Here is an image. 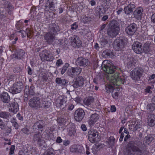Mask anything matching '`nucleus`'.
Returning <instances> with one entry per match:
<instances>
[{
    "label": "nucleus",
    "mask_w": 155,
    "mask_h": 155,
    "mask_svg": "<svg viewBox=\"0 0 155 155\" xmlns=\"http://www.w3.org/2000/svg\"><path fill=\"white\" fill-rule=\"evenodd\" d=\"M101 66L104 72L108 74H112L110 79V83L116 85H120L121 84H124V79L119 76L120 74L116 71V66L107 63L106 61H104L102 62Z\"/></svg>",
    "instance_id": "obj_1"
},
{
    "label": "nucleus",
    "mask_w": 155,
    "mask_h": 155,
    "mask_svg": "<svg viewBox=\"0 0 155 155\" xmlns=\"http://www.w3.org/2000/svg\"><path fill=\"white\" fill-rule=\"evenodd\" d=\"M141 144L140 141H130L127 145V150L133 155H147L148 152L145 150L141 149L138 146Z\"/></svg>",
    "instance_id": "obj_2"
},
{
    "label": "nucleus",
    "mask_w": 155,
    "mask_h": 155,
    "mask_svg": "<svg viewBox=\"0 0 155 155\" xmlns=\"http://www.w3.org/2000/svg\"><path fill=\"white\" fill-rule=\"evenodd\" d=\"M120 29L118 23L115 20H113L110 24L109 27L107 30V33L110 37L114 38L118 34Z\"/></svg>",
    "instance_id": "obj_3"
},
{
    "label": "nucleus",
    "mask_w": 155,
    "mask_h": 155,
    "mask_svg": "<svg viewBox=\"0 0 155 155\" xmlns=\"http://www.w3.org/2000/svg\"><path fill=\"white\" fill-rule=\"evenodd\" d=\"M121 58L123 60L124 64L127 68H133L135 66L137 60L133 57H130L128 55L125 54L122 56Z\"/></svg>",
    "instance_id": "obj_4"
},
{
    "label": "nucleus",
    "mask_w": 155,
    "mask_h": 155,
    "mask_svg": "<svg viewBox=\"0 0 155 155\" xmlns=\"http://www.w3.org/2000/svg\"><path fill=\"white\" fill-rule=\"evenodd\" d=\"M143 72V70L141 68L137 67L130 72V76L132 80L137 81L142 77Z\"/></svg>",
    "instance_id": "obj_5"
},
{
    "label": "nucleus",
    "mask_w": 155,
    "mask_h": 155,
    "mask_svg": "<svg viewBox=\"0 0 155 155\" xmlns=\"http://www.w3.org/2000/svg\"><path fill=\"white\" fill-rule=\"evenodd\" d=\"M39 56L41 61L45 62L46 61H52L54 59V57L50 53V51L45 50L40 52Z\"/></svg>",
    "instance_id": "obj_6"
},
{
    "label": "nucleus",
    "mask_w": 155,
    "mask_h": 155,
    "mask_svg": "<svg viewBox=\"0 0 155 155\" xmlns=\"http://www.w3.org/2000/svg\"><path fill=\"white\" fill-rule=\"evenodd\" d=\"M99 133L95 129H91L88 133V139L91 143L98 142L99 141L98 137Z\"/></svg>",
    "instance_id": "obj_7"
},
{
    "label": "nucleus",
    "mask_w": 155,
    "mask_h": 155,
    "mask_svg": "<svg viewBox=\"0 0 155 155\" xmlns=\"http://www.w3.org/2000/svg\"><path fill=\"white\" fill-rule=\"evenodd\" d=\"M23 88V83L21 81L15 82L12 87L9 88V92L13 94L20 93Z\"/></svg>",
    "instance_id": "obj_8"
},
{
    "label": "nucleus",
    "mask_w": 155,
    "mask_h": 155,
    "mask_svg": "<svg viewBox=\"0 0 155 155\" xmlns=\"http://www.w3.org/2000/svg\"><path fill=\"white\" fill-rule=\"evenodd\" d=\"M113 47L116 51H124L125 46L124 40L122 39L117 38L114 41Z\"/></svg>",
    "instance_id": "obj_9"
},
{
    "label": "nucleus",
    "mask_w": 155,
    "mask_h": 155,
    "mask_svg": "<svg viewBox=\"0 0 155 155\" xmlns=\"http://www.w3.org/2000/svg\"><path fill=\"white\" fill-rule=\"evenodd\" d=\"M85 113L84 110L81 108H79L75 110L74 113V118L75 120L80 122L84 120Z\"/></svg>",
    "instance_id": "obj_10"
},
{
    "label": "nucleus",
    "mask_w": 155,
    "mask_h": 155,
    "mask_svg": "<svg viewBox=\"0 0 155 155\" xmlns=\"http://www.w3.org/2000/svg\"><path fill=\"white\" fill-rule=\"evenodd\" d=\"M84 79L81 76H79L75 79L73 81L70 82L71 85L74 88H77L82 87L84 84Z\"/></svg>",
    "instance_id": "obj_11"
},
{
    "label": "nucleus",
    "mask_w": 155,
    "mask_h": 155,
    "mask_svg": "<svg viewBox=\"0 0 155 155\" xmlns=\"http://www.w3.org/2000/svg\"><path fill=\"white\" fill-rule=\"evenodd\" d=\"M137 29V25L133 23L130 24L125 28V32L129 35L132 36L135 33Z\"/></svg>",
    "instance_id": "obj_12"
},
{
    "label": "nucleus",
    "mask_w": 155,
    "mask_h": 155,
    "mask_svg": "<svg viewBox=\"0 0 155 155\" xmlns=\"http://www.w3.org/2000/svg\"><path fill=\"white\" fill-rule=\"evenodd\" d=\"M142 44L138 41H134L132 45V49L136 54H141L143 53Z\"/></svg>",
    "instance_id": "obj_13"
},
{
    "label": "nucleus",
    "mask_w": 155,
    "mask_h": 155,
    "mask_svg": "<svg viewBox=\"0 0 155 155\" xmlns=\"http://www.w3.org/2000/svg\"><path fill=\"white\" fill-rule=\"evenodd\" d=\"M40 98L39 97H35L31 98L29 101V106L32 108L37 109L38 108Z\"/></svg>",
    "instance_id": "obj_14"
},
{
    "label": "nucleus",
    "mask_w": 155,
    "mask_h": 155,
    "mask_svg": "<svg viewBox=\"0 0 155 155\" xmlns=\"http://www.w3.org/2000/svg\"><path fill=\"white\" fill-rule=\"evenodd\" d=\"M33 141L36 142L40 146H42L45 142L43 140L41 134L38 132L37 133L35 134L33 136Z\"/></svg>",
    "instance_id": "obj_15"
},
{
    "label": "nucleus",
    "mask_w": 155,
    "mask_h": 155,
    "mask_svg": "<svg viewBox=\"0 0 155 155\" xmlns=\"http://www.w3.org/2000/svg\"><path fill=\"white\" fill-rule=\"evenodd\" d=\"M76 62L80 66L84 67L87 66L90 63L88 59L82 57H79L77 58Z\"/></svg>",
    "instance_id": "obj_16"
},
{
    "label": "nucleus",
    "mask_w": 155,
    "mask_h": 155,
    "mask_svg": "<svg viewBox=\"0 0 155 155\" xmlns=\"http://www.w3.org/2000/svg\"><path fill=\"white\" fill-rule=\"evenodd\" d=\"M25 52L24 51L21 49L18 50L15 54L11 55V58L15 60H20L25 58Z\"/></svg>",
    "instance_id": "obj_17"
},
{
    "label": "nucleus",
    "mask_w": 155,
    "mask_h": 155,
    "mask_svg": "<svg viewBox=\"0 0 155 155\" xmlns=\"http://www.w3.org/2000/svg\"><path fill=\"white\" fill-rule=\"evenodd\" d=\"M44 38L47 43L50 45L53 44L55 40V35L49 32L45 34Z\"/></svg>",
    "instance_id": "obj_18"
},
{
    "label": "nucleus",
    "mask_w": 155,
    "mask_h": 155,
    "mask_svg": "<svg viewBox=\"0 0 155 155\" xmlns=\"http://www.w3.org/2000/svg\"><path fill=\"white\" fill-rule=\"evenodd\" d=\"M99 117L100 116L98 114L96 113L92 114L88 121L89 125L91 126H93Z\"/></svg>",
    "instance_id": "obj_19"
},
{
    "label": "nucleus",
    "mask_w": 155,
    "mask_h": 155,
    "mask_svg": "<svg viewBox=\"0 0 155 155\" xmlns=\"http://www.w3.org/2000/svg\"><path fill=\"white\" fill-rule=\"evenodd\" d=\"M77 36L71 38V45L74 47L78 48L81 46L82 43Z\"/></svg>",
    "instance_id": "obj_20"
},
{
    "label": "nucleus",
    "mask_w": 155,
    "mask_h": 155,
    "mask_svg": "<svg viewBox=\"0 0 155 155\" xmlns=\"http://www.w3.org/2000/svg\"><path fill=\"white\" fill-rule=\"evenodd\" d=\"M135 8L136 6L135 5L130 4L124 7L123 11L126 15H128L134 12V9Z\"/></svg>",
    "instance_id": "obj_21"
},
{
    "label": "nucleus",
    "mask_w": 155,
    "mask_h": 155,
    "mask_svg": "<svg viewBox=\"0 0 155 155\" xmlns=\"http://www.w3.org/2000/svg\"><path fill=\"white\" fill-rule=\"evenodd\" d=\"M143 12V9L142 7H140L137 8L133 12L134 17L138 20H140Z\"/></svg>",
    "instance_id": "obj_22"
},
{
    "label": "nucleus",
    "mask_w": 155,
    "mask_h": 155,
    "mask_svg": "<svg viewBox=\"0 0 155 155\" xmlns=\"http://www.w3.org/2000/svg\"><path fill=\"white\" fill-rule=\"evenodd\" d=\"M9 106L11 107L9 111L14 113H16L19 110V106L18 103L16 101H13L9 104Z\"/></svg>",
    "instance_id": "obj_23"
},
{
    "label": "nucleus",
    "mask_w": 155,
    "mask_h": 155,
    "mask_svg": "<svg viewBox=\"0 0 155 155\" xmlns=\"http://www.w3.org/2000/svg\"><path fill=\"white\" fill-rule=\"evenodd\" d=\"M147 124L150 127H154L155 125V115L153 114H150L147 117Z\"/></svg>",
    "instance_id": "obj_24"
},
{
    "label": "nucleus",
    "mask_w": 155,
    "mask_h": 155,
    "mask_svg": "<svg viewBox=\"0 0 155 155\" xmlns=\"http://www.w3.org/2000/svg\"><path fill=\"white\" fill-rule=\"evenodd\" d=\"M1 98L2 102L5 103H9L10 97L8 93L6 92H3L1 94Z\"/></svg>",
    "instance_id": "obj_25"
},
{
    "label": "nucleus",
    "mask_w": 155,
    "mask_h": 155,
    "mask_svg": "<svg viewBox=\"0 0 155 155\" xmlns=\"http://www.w3.org/2000/svg\"><path fill=\"white\" fill-rule=\"evenodd\" d=\"M70 151L72 152L81 153L83 150V147L80 145L73 146L70 148Z\"/></svg>",
    "instance_id": "obj_26"
},
{
    "label": "nucleus",
    "mask_w": 155,
    "mask_h": 155,
    "mask_svg": "<svg viewBox=\"0 0 155 155\" xmlns=\"http://www.w3.org/2000/svg\"><path fill=\"white\" fill-rule=\"evenodd\" d=\"M45 125V122L43 120H39L37 121L33 125V127L36 128H38V129H41V131L43 130V127Z\"/></svg>",
    "instance_id": "obj_27"
},
{
    "label": "nucleus",
    "mask_w": 155,
    "mask_h": 155,
    "mask_svg": "<svg viewBox=\"0 0 155 155\" xmlns=\"http://www.w3.org/2000/svg\"><path fill=\"white\" fill-rule=\"evenodd\" d=\"M94 98L92 96H89L84 98L83 100V103L84 106H89L93 103L94 101Z\"/></svg>",
    "instance_id": "obj_28"
},
{
    "label": "nucleus",
    "mask_w": 155,
    "mask_h": 155,
    "mask_svg": "<svg viewBox=\"0 0 155 155\" xmlns=\"http://www.w3.org/2000/svg\"><path fill=\"white\" fill-rule=\"evenodd\" d=\"M50 106V103L48 101H43L40 98V103H39L38 108L46 109L48 108Z\"/></svg>",
    "instance_id": "obj_29"
},
{
    "label": "nucleus",
    "mask_w": 155,
    "mask_h": 155,
    "mask_svg": "<svg viewBox=\"0 0 155 155\" xmlns=\"http://www.w3.org/2000/svg\"><path fill=\"white\" fill-rule=\"evenodd\" d=\"M59 31V28L58 25L54 24H52V26L50 29V31L49 32L52 33V34L55 35Z\"/></svg>",
    "instance_id": "obj_30"
},
{
    "label": "nucleus",
    "mask_w": 155,
    "mask_h": 155,
    "mask_svg": "<svg viewBox=\"0 0 155 155\" xmlns=\"http://www.w3.org/2000/svg\"><path fill=\"white\" fill-rule=\"evenodd\" d=\"M55 81L58 84L63 86H65L68 83L67 80L64 79H62L61 78H56Z\"/></svg>",
    "instance_id": "obj_31"
},
{
    "label": "nucleus",
    "mask_w": 155,
    "mask_h": 155,
    "mask_svg": "<svg viewBox=\"0 0 155 155\" xmlns=\"http://www.w3.org/2000/svg\"><path fill=\"white\" fill-rule=\"evenodd\" d=\"M150 45V44L149 42L145 43L143 46V52L145 54L149 53L151 51Z\"/></svg>",
    "instance_id": "obj_32"
},
{
    "label": "nucleus",
    "mask_w": 155,
    "mask_h": 155,
    "mask_svg": "<svg viewBox=\"0 0 155 155\" xmlns=\"http://www.w3.org/2000/svg\"><path fill=\"white\" fill-rule=\"evenodd\" d=\"M11 116V114L6 111L0 112V117L4 119H8Z\"/></svg>",
    "instance_id": "obj_33"
},
{
    "label": "nucleus",
    "mask_w": 155,
    "mask_h": 155,
    "mask_svg": "<svg viewBox=\"0 0 155 155\" xmlns=\"http://www.w3.org/2000/svg\"><path fill=\"white\" fill-rule=\"evenodd\" d=\"M135 123L136 124V125H135V124H132L131 125V126L133 127V130L136 131L138 129L140 128L141 127V122L138 120H137Z\"/></svg>",
    "instance_id": "obj_34"
},
{
    "label": "nucleus",
    "mask_w": 155,
    "mask_h": 155,
    "mask_svg": "<svg viewBox=\"0 0 155 155\" xmlns=\"http://www.w3.org/2000/svg\"><path fill=\"white\" fill-rule=\"evenodd\" d=\"M105 89L106 92L108 93H110V92H113V91H114V87L110 84L106 85H105Z\"/></svg>",
    "instance_id": "obj_35"
},
{
    "label": "nucleus",
    "mask_w": 155,
    "mask_h": 155,
    "mask_svg": "<svg viewBox=\"0 0 155 155\" xmlns=\"http://www.w3.org/2000/svg\"><path fill=\"white\" fill-rule=\"evenodd\" d=\"M108 43V41L107 38L104 37L100 38V43L102 47H104Z\"/></svg>",
    "instance_id": "obj_36"
},
{
    "label": "nucleus",
    "mask_w": 155,
    "mask_h": 155,
    "mask_svg": "<svg viewBox=\"0 0 155 155\" xmlns=\"http://www.w3.org/2000/svg\"><path fill=\"white\" fill-rule=\"evenodd\" d=\"M67 72L68 75L71 77L73 78L74 76L73 67L68 68Z\"/></svg>",
    "instance_id": "obj_37"
},
{
    "label": "nucleus",
    "mask_w": 155,
    "mask_h": 155,
    "mask_svg": "<svg viewBox=\"0 0 155 155\" xmlns=\"http://www.w3.org/2000/svg\"><path fill=\"white\" fill-rule=\"evenodd\" d=\"M147 109L149 111H153L155 109V104L154 103L148 104L147 106Z\"/></svg>",
    "instance_id": "obj_38"
},
{
    "label": "nucleus",
    "mask_w": 155,
    "mask_h": 155,
    "mask_svg": "<svg viewBox=\"0 0 155 155\" xmlns=\"http://www.w3.org/2000/svg\"><path fill=\"white\" fill-rule=\"evenodd\" d=\"M54 150L51 149H47L42 155H54Z\"/></svg>",
    "instance_id": "obj_39"
},
{
    "label": "nucleus",
    "mask_w": 155,
    "mask_h": 155,
    "mask_svg": "<svg viewBox=\"0 0 155 155\" xmlns=\"http://www.w3.org/2000/svg\"><path fill=\"white\" fill-rule=\"evenodd\" d=\"M73 68L74 75H79L81 73L82 71L81 68L80 67H74Z\"/></svg>",
    "instance_id": "obj_40"
},
{
    "label": "nucleus",
    "mask_w": 155,
    "mask_h": 155,
    "mask_svg": "<svg viewBox=\"0 0 155 155\" xmlns=\"http://www.w3.org/2000/svg\"><path fill=\"white\" fill-rule=\"evenodd\" d=\"M65 104V106L66 105V102L65 100L63 99H57V104L58 106L59 107H61V106Z\"/></svg>",
    "instance_id": "obj_41"
},
{
    "label": "nucleus",
    "mask_w": 155,
    "mask_h": 155,
    "mask_svg": "<svg viewBox=\"0 0 155 155\" xmlns=\"http://www.w3.org/2000/svg\"><path fill=\"white\" fill-rule=\"evenodd\" d=\"M69 65V64L68 63H66L60 69L61 70V74H63L65 72Z\"/></svg>",
    "instance_id": "obj_42"
},
{
    "label": "nucleus",
    "mask_w": 155,
    "mask_h": 155,
    "mask_svg": "<svg viewBox=\"0 0 155 155\" xmlns=\"http://www.w3.org/2000/svg\"><path fill=\"white\" fill-rule=\"evenodd\" d=\"M115 139L113 136H111L108 139V143L110 146H113L114 143Z\"/></svg>",
    "instance_id": "obj_43"
},
{
    "label": "nucleus",
    "mask_w": 155,
    "mask_h": 155,
    "mask_svg": "<svg viewBox=\"0 0 155 155\" xmlns=\"http://www.w3.org/2000/svg\"><path fill=\"white\" fill-rule=\"evenodd\" d=\"M35 87L33 85L31 84L29 89V92L30 95H33L35 94Z\"/></svg>",
    "instance_id": "obj_44"
},
{
    "label": "nucleus",
    "mask_w": 155,
    "mask_h": 155,
    "mask_svg": "<svg viewBox=\"0 0 155 155\" xmlns=\"http://www.w3.org/2000/svg\"><path fill=\"white\" fill-rule=\"evenodd\" d=\"M68 134L70 136H72L74 135L76 133V131L74 128H69L68 129Z\"/></svg>",
    "instance_id": "obj_45"
},
{
    "label": "nucleus",
    "mask_w": 155,
    "mask_h": 155,
    "mask_svg": "<svg viewBox=\"0 0 155 155\" xmlns=\"http://www.w3.org/2000/svg\"><path fill=\"white\" fill-rule=\"evenodd\" d=\"M146 143H150L153 139V137L150 135H148L147 137H146Z\"/></svg>",
    "instance_id": "obj_46"
},
{
    "label": "nucleus",
    "mask_w": 155,
    "mask_h": 155,
    "mask_svg": "<svg viewBox=\"0 0 155 155\" xmlns=\"http://www.w3.org/2000/svg\"><path fill=\"white\" fill-rule=\"evenodd\" d=\"M11 122L12 123V125L14 127L15 129H17L18 127V125L16 122V119H14L12 120H11Z\"/></svg>",
    "instance_id": "obj_47"
},
{
    "label": "nucleus",
    "mask_w": 155,
    "mask_h": 155,
    "mask_svg": "<svg viewBox=\"0 0 155 155\" xmlns=\"http://www.w3.org/2000/svg\"><path fill=\"white\" fill-rule=\"evenodd\" d=\"M102 54L103 56L105 57H110L111 54L108 51H105L103 52Z\"/></svg>",
    "instance_id": "obj_48"
},
{
    "label": "nucleus",
    "mask_w": 155,
    "mask_h": 155,
    "mask_svg": "<svg viewBox=\"0 0 155 155\" xmlns=\"http://www.w3.org/2000/svg\"><path fill=\"white\" fill-rule=\"evenodd\" d=\"M6 127V125L2 120L0 118V128L2 129H5Z\"/></svg>",
    "instance_id": "obj_49"
},
{
    "label": "nucleus",
    "mask_w": 155,
    "mask_h": 155,
    "mask_svg": "<svg viewBox=\"0 0 155 155\" xmlns=\"http://www.w3.org/2000/svg\"><path fill=\"white\" fill-rule=\"evenodd\" d=\"M48 5H49V8H50L51 10L54 11V8L55 7L54 5V2H49Z\"/></svg>",
    "instance_id": "obj_50"
},
{
    "label": "nucleus",
    "mask_w": 155,
    "mask_h": 155,
    "mask_svg": "<svg viewBox=\"0 0 155 155\" xmlns=\"http://www.w3.org/2000/svg\"><path fill=\"white\" fill-rule=\"evenodd\" d=\"M71 29L72 30H76L78 27V25L77 24V23L75 22L73 24L71 25Z\"/></svg>",
    "instance_id": "obj_51"
},
{
    "label": "nucleus",
    "mask_w": 155,
    "mask_h": 155,
    "mask_svg": "<svg viewBox=\"0 0 155 155\" xmlns=\"http://www.w3.org/2000/svg\"><path fill=\"white\" fill-rule=\"evenodd\" d=\"M63 64L62 61L61 59L58 60L56 63V65L58 67L61 66Z\"/></svg>",
    "instance_id": "obj_52"
},
{
    "label": "nucleus",
    "mask_w": 155,
    "mask_h": 155,
    "mask_svg": "<svg viewBox=\"0 0 155 155\" xmlns=\"http://www.w3.org/2000/svg\"><path fill=\"white\" fill-rule=\"evenodd\" d=\"M15 149V146L14 145H12L10 149V151L9 153V155H12L13 154Z\"/></svg>",
    "instance_id": "obj_53"
},
{
    "label": "nucleus",
    "mask_w": 155,
    "mask_h": 155,
    "mask_svg": "<svg viewBox=\"0 0 155 155\" xmlns=\"http://www.w3.org/2000/svg\"><path fill=\"white\" fill-rule=\"evenodd\" d=\"M151 89V87L150 86H148L145 89V91L147 93L151 94L152 92V91L150 90Z\"/></svg>",
    "instance_id": "obj_54"
},
{
    "label": "nucleus",
    "mask_w": 155,
    "mask_h": 155,
    "mask_svg": "<svg viewBox=\"0 0 155 155\" xmlns=\"http://www.w3.org/2000/svg\"><path fill=\"white\" fill-rule=\"evenodd\" d=\"M106 24H104L102 25H101L100 28V32L101 33L103 31H104V28H105V27H106Z\"/></svg>",
    "instance_id": "obj_55"
},
{
    "label": "nucleus",
    "mask_w": 155,
    "mask_h": 155,
    "mask_svg": "<svg viewBox=\"0 0 155 155\" xmlns=\"http://www.w3.org/2000/svg\"><path fill=\"white\" fill-rule=\"evenodd\" d=\"M110 7L108 5H105L103 7V10L104 11V14H106L107 11L108 10Z\"/></svg>",
    "instance_id": "obj_56"
},
{
    "label": "nucleus",
    "mask_w": 155,
    "mask_h": 155,
    "mask_svg": "<svg viewBox=\"0 0 155 155\" xmlns=\"http://www.w3.org/2000/svg\"><path fill=\"white\" fill-rule=\"evenodd\" d=\"M21 131L25 134H28L29 133V130L26 128H22Z\"/></svg>",
    "instance_id": "obj_57"
},
{
    "label": "nucleus",
    "mask_w": 155,
    "mask_h": 155,
    "mask_svg": "<svg viewBox=\"0 0 155 155\" xmlns=\"http://www.w3.org/2000/svg\"><path fill=\"white\" fill-rule=\"evenodd\" d=\"M112 95L114 98L117 99L119 93L118 92H116L115 93H114V94L113 92H112Z\"/></svg>",
    "instance_id": "obj_58"
},
{
    "label": "nucleus",
    "mask_w": 155,
    "mask_h": 155,
    "mask_svg": "<svg viewBox=\"0 0 155 155\" xmlns=\"http://www.w3.org/2000/svg\"><path fill=\"white\" fill-rule=\"evenodd\" d=\"M5 133L7 134H10L12 131L11 128L9 127H7L5 129Z\"/></svg>",
    "instance_id": "obj_59"
},
{
    "label": "nucleus",
    "mask_w": 155,
    "mask_h": 155,
    "mask_svg": "<svg viewBox=\"0 0 155 155\" xmlns=\"http://www.w3.org/2000/svg\"><path fill=\"white\" fill-rule=\"evenodd\" d=\"M15 27L16 29L18 31H17L18 32L20 33L21 31V29L22 26H19L17 25H15Z\"/></svg>",
    "instance_id": "obj_60"
},
{
    "label": "nucleus",
    "mask_w": 155,
    "mask_h": 155,
    "mask_svg": "<svg viewBox=\"0 0 155 155\" xmlns=\"http://www.w3.org/2000/svg\"><path fill=\"white\" fill-rule=\"evenodd\" d=\"M18 155H29L27 152H24L22 150L20 151L18 153Z\"/></svg>",
    "instance_id": "obj_61"
},
{
    "label": "nucleus",
    "mask_w": 155,
    "mask_h": 155,
    "mask_svg": "<svg viewBox=\"0 0 155 155\" xmlns=\"http://www.w3.org/2000/svg\"><path fill=\"white\" fill-rule=\"evenodd\" d=\"M151 21L153 23L155 24V13L153 14L152 15Z\"/></svg>",
    "instance_id": "obj_62"
},
{
    "label": "nucleus",
    "mask_w": 155,
    "mask_h": 155,
    "mask_svg": "<svg viewBox=\"0 0 155 155\" xmlns=\"http://www.w3.org/2000/svg\"><path fill=\"white\" fill-rule=\"evenodd\" d=\"M86 154L87 155H89L90 154V153L89 151H90V148L87 145H86Z\"/></svg>",
    "instance_id": "obj_63"
},
{
    "label": "nucleus",
    "mask_w": 155,
    "mask_h": 155,
    "mask_svg": "<svg viewBox=\"0 0 155 155\" xmlns=\"http://www.w3.org/2000/svg\"><path fill=\"white\" fill-rule=\"evenodd\" d=\"M63 145L65 146L68 145L70 143V141L68 140H65L63 141Z\"/></svg>",
    "instance_id": "obj_64"
}]
</instances>
